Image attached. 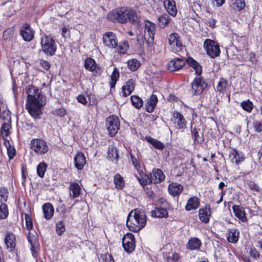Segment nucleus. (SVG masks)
Instances as JSON below:
<instances>
[{
  "label": "nucleus",
  "instance_id": "nucleus-1",
  "mask_svg": "<svg viewBox=\"0 0 262 262\" xmlns=\"http://www.w3.org/2000/svg\"><path fill=\"white\" fill-rule=\"evenodd\" d=\"M26 91L28 94L26 108L34 119L39 118L42 113L41 108L46 104L45 97L32 86L29 85Z\"/></svg>",
  "mask_w": 262,
  "mask_h": 262
},
{
  "label": "nucleus",
  "instance_id": "nucleus-2",
  "mask_svg": "<svg viewBox=\"0 0 262 262\" xmlns=\"http://www.w3.org/2000/svg\"><path fill=\"white\" fill-rule=\"evenodd\" d=\"M107 18L115 23L121 24L129 21L132 24H137L139 18L135 10L131 8L121 7L117 8L107 14Z\"/></svg>",
  "mask_w": 262,
  "mask_h": 262
},
{
  "label": "nucleus",
  "instance_id": "nucleus-3",
  "mask_svg": "<svg viewBox=\"0 0 262 262\" xmlns=\"http://www.w3.org/2000/svg\"><path fill=\"white\" fill-rule=\"evenodd\" d=\"M146 223V216L144 212L135 209L128 215L126 226L130 231L137 232L145 226Z\"/></svg>",
  "mask_w": 262,
  "mask_h": 262
},
{
  "label": "nucleus",
  "instance_id": "nucleus-4",
  "mask_svg": "<svg viewBox=\"0 0 262 262\" xmlns=\"http://www.w3.org/2000/svg\"><path fill=\"white\" fill-rule=\"evenodd\" d=\"M42 50L47 54L53 55L56 51V45L52 37L45 35L41 40Z\"/></svg>",
  "mask_w": 262,
  "mask_h": 262
},
{
  "label": "nucleus",
  "instance_id": "nucleus-5",
  "mask_svg": "<svg viewBox=\"0 0 262 262\" xmlns=\"http://www.w3.org/2000/svg\"><path fill=\"white\" fill-rule=\"evenodd\" d=\"M207 54L212 58L219 56L220 54L219 45L214 40L207 39L204 41L203 45Z\"/></svg>",
  "mask_w": 262,
  "mask_h": 262
},
{
  "label": "nucleus",
  "instance_id": "nucleus-6",
  "mask_svg": "<svg viewBox=\"0 0 262 262\" xmlns=\"http://www.w3.org/2000/svg\"><path fill=\"white\" fill-rule=\"evenodd\" d=\"M30 148L35 153L38 155L45 154L49 150L46 142L40 139H32L30 142Z\"/></svg>",
  "mask_w": 262,
  "mask_h": 262
},
{
  "label": "nucleus",
  "instance_id": "nucleus-7",
  "mask_svg": "<svg viewBox=\"0 0 262 262\" xmlns=\"http://www.w3.org/2000/svg\"><path fill=\"white\" fill-rule=\"evenodd\" d=\"M120 126V121L118 118L114 115L108 117L106 119V127L111 136H115Z\"/></svg>",
  "mask_w": 262,
  "mask_h": 262
},
{
  "label": "nucleus",
  "instance_id": "nucleus-8",
  "mask_svg": "<svg viewBox=\"0 0 262 262\" xmlns=\"http://www.w3.org/2000/svg\"><path fill=\"white\" fill-rule=\"evenodd\" d=\"M207 84L201 76H196L191 83V91L194 95L202 93Z\"/></svg>",
  "mask_w": 262,
  "mask_h": 262
},
{
  "label": "nucleus",
  "instance_id": "nucleus-9",
  "mask_svg": "<svg viewBox=\"0 0 262 262\" xmlns=\"http://www.w3.org/2000/svg\"><path fill=\"white\" fill-rule=\"evenodd\" d=\"M156 31L155 25L150 21H145L144 28L145 40H146L148 43H151L154 41V36Z\"/></svg>",
  "mask_w": 262,
  "mask_h": 262
},
{
  "label": "nucleus",
  "instance_id": "nucleus-10",
  "mask_svg": "<svg viewBox=\"0 0 262 262\" xmlns=\"http://www.w3.org/2000/svg\"><path fill=\"white\" fill-rule=\"evenodd\" d=\"M122 245L127 253L133 252L135 248V239L132 233H127L122 238Z\"/></svg>",
  "mask_w": 262,
  "mask_h": 262
},
{
  "label": "nucleus",
  "instance_id": "nucleus-11",
  "mask_svg": "<svg viewBox=\"0 0 262 262\" xmlns=\"http://www.w3.org/2000/svg\"><path fill=\"white\" fill-rule=\"evenodd\" d=\"M168 41L170 49L174 53H178L181 50L182 44L177 33L171 34L169 36Z\"/></svg>",
  "mask_w": 262,
  "mask_h": 262
},
{
  "label": "nucleus",
  "instance_id": "nucleus-12",
  "mask_svg": "<svg viewBox=\"0 0 262 262\" xmlns=\"http://www.w3.org/2000/svg\"><path fill=\"white\" fill-rule=\"evenodd\" d=\"M103 41L104 44L110 48L117 47L118 40L116 34L112 32H107L103 34Z\"/></svg>",
  "mask_w": 262,
  "mask_h": 262
},
{
  "label": "nucleus",
  "instance_id": "nucleus-13",
  "mask_svg": "<svg viewBox=\"0 0 262 262\" xmlns=\"http://www.w3.org/2000/svg\"><path fill=\"white\" fill-rule=\"evenodd\" d=\"M173 117L172 121L174 124L175 128L181 130L182 132L184 131L186 128L187 121L183 116L180 113L176 112L173 113Z\"/></svg>",
  "mask_w": 262,
  "mask_h": 262
},
{
  "label": "nucleus",
  "instance_id": "nucleus-14",
  "mask_svg": "<svg viewBox=\"0 0 262 262\" xmlns=\"http://www.w3.org/2000/svg\"><path fill=\"white\" fill-rule=\"evenodd\" d=\"M28 239L31 245L30 250L33 257H36L38 255V252L39 248V244L36 236L29 232L28 235Z\"/></svg>",
  "mask_w": 262,
  "mask_h": 262
},
{
  "label": "nucleus",
  "instance_id": "nucleus-15",
  "mask_svg": "<svg viewBox=\"0 0 262 262\" xmlns=\"http://www.w3.org/2000/svg\"><path fill=\"white\" fill-rule=\"evenodd\" d=\"M20 33L25 41H30L34 37V31L31 29L30 25L27 23H25L22 26Z\"/></svg>",
  "mask_w": 262,
  "mask_h": 262
},
{
  "label": "nucleus",
  "instance_id": "nucleus-16",
  "mask_svg": "<svg viewBox=\"0 0 262 262\" xmlns=\"http://www.w3.org/2000/svg\"><path fill=\"white\" fill-rule=\"evenodd\" d=\"M185 64V61L182 58H176L168 63V69L171 71L179 70Z\"/></svg>",
  "mask_w": 262,
  "mask_h": 262
},
{
  "label": "nucleus",
  "instance_id": "nucleus-17",
  "mask_svg": "<svg viewBox=\"0 0 262 262\" xmlns=\"http://www.w3.org/2000/svg\"><path fill=\"white\" fill-rule=\"evenodd\" d=\"M74 164L78 170H82L86 163V159L84 154L80 151L77 152L74 157Z\"/></svg>",
  "mask_w": 262,
  "mask_h": 262
},
{
  "label": "nucleus",
  "instance_id": "nucleus-18",
  "mask_svg": "<svg viewBox=\"0 0 262 262\" xmlns=\"http://www.w3.org/2000/svg\"><path fill=\"white\" fill-rule=\"evenodd\" d=\"M5 243L7 249L10 251H12L16 246V238L15 235L12 233H8L5 238Z\"/></svg>",
  "mask_w": 262,
  "mask_h": 262
},
{
  "label": "nucleus",
  "instance_id": "nucleus-19",
  "mask_svg": "<svg viewBox=\"0 0 262 262\" xmlns=\"http://www.w3.org/2000/svg\"><path fill=\"white\" fill-rule=\"evenodd\" d=\"M135 86V83L134 80L129 79L126 82L125 85L122 87V93L124 97L129 95L134 91Z\"/></svg>",
  "mask_w": 262,
  "mask_h": 262
},
{
  "label": "nucleus",
  "instance_id": "nucleus-20",
  "mask_svg": "<svg viewBox=\"0 0 262 262\" xmlns=\"http://www.w3.org/2000/svg\"><path fill=\"white\" fill-rule=\"evenodd\" d=\"M164 7L168 13L172 16H175L177 13V10L173 0H166L164 3Z\"/></svg>",
  "mask_w": 262,
  "mask_h": 262
},
{
  "label": "nucleus",
  "instance_id": "nucleus-21",
  "mask_svg": "<svg viewBox=\"0 0 262 262\" xmlns=\"http://www.w3.org/2000/svg\"><path fill=\"white\" fill-rule=\"evenodd\" d=\"M232 209L234 215L242 222H245L247 218L244 209L239 205H234Z\"/></svg>",
  "mask_w": 262,
  "mask_h": 262
},
{
  "label": "nucleus",
  "instance_id": "nucleus-22",
  "mask_svg": "<svg viewBox=\"0 0 262 262\" xmlns=\"http://www.w3.org/2000/svg\"><path fill=\"white\" fill-rule=\"evenodd\" d=\"M69 189L70 190V196L73 199L78 198L81 193V187L77 183H72Z\"/></svg>",
  "mask_w": 262,
  "mask_h": 262
},
{
  "label": "nucleus",
  "instance_id": "nucleus-23",
  "mask_svg": "<svg viewBox=\"0 0 262 262\" xmlns=\"http://www.w3.org/2000/svg\"><path fill=\"white\" fill-rule=\"evenodd\" d=\"M210 214V209L209 207H205L199 210V218L202 222L205 223H207L209 222Z\"/></svg>",
  "mask_w": 262,
  "mask_h": 262
},
{
  "label": "nucleus",
  "instance_id": "nucleus-24",
  "mask_svg": "<svg viewBox=\"0 0 262 262\" xmlns=\"http://www.w3.org/2000/svg\"><path fill=\"white\" fill-rule=\"evenodd\" d=\"M199 199L196 196L191 197L188 200L185 209L187 211L196 209L199 207Z\"/></svg>",
  "mask_w": 262,
  "mask_h": 262
},
{
  "label": "nucleus",
  "instance_id": "nucleus-25",
  "mask_svg": "<svg viewBox=\"0 0 262 262\" xmlns=\"http://www.w3.org/2000/svg\"><path fill=\"white\" fill-rule=\"evenodd\" d=\"M187 62L190 67L194 70L195 74L197 75V76H201L202 69V67L200 64L191 57L187 58Z\"/></svg>",
  "mask_w": 262,
  "mask_h": 262
},
{
  "label": "nucleus",
  "instance_id": "nucleus-26",
  "mask_svg": "<svg viewBox=\"0 0 262 262\" xmlns=\"http://www.w3.org/2000/svg\"><path fill=\"white\" fill-rule=\"evenodd\" d=\"M44 217L47 220L50 219L53 215L54 209L50 203H46L42 206Z\"/></svg>",
  "mask_w": 262,
  "mask_h": 262
},
{
  "label": "nucleus",
  "instance_id": "nucleus-27",
  "mask_svg": "<svg viewBox=\"0 0 262 262\" xmlns=\"http://www.w3.org/2000/svg\"><path fill=\"white\" fill-rule=\"evenodd\" d=\"M183 187L182 185L177 183H172L169 184L168 191L173 196L179 194L183 190Z\"/></svg>",
  "mask_w": 262,
  "mask_h": 262
},
{
  "label": "nucleus",
  "instance_id": "nucleus-28",
  "mask_svg": "<svg viewBox=\"0 0 262 262\" xmlns=\"http://www.w3.org/2000/svg\"><path fill=\"white\" fill-rule=\"evenodd\" d=\"M84 67L87 70L92 72H97V69H99L95 61L92 58H88L85 59Z\"/></svg>",
  "mask_w": 262,
  "mask_h": 262
},
{
  "label": "nucleus",
  "instance_id": "nucleus-29",
  "mask_svg": "<svg viewBox=\"0 0 262 262\" xmlns=\"http://www.w3.org/2000/svg\"><path fill=\"white\" fill-rule=\"evenodd\" d=\"M158 102V98L156 95H151L149 99L147 101L145 106L146 111L149 113H151L154 111L155 107Z\"/></svg>",
  "mask_w": 262,
  "mask_h": 262
},
{
  "label": "nucleus",
  "instance_id": "nucleus-30",
  "mask_svg": "<svg viewBox=\"0 0 262 262\" xmlns=\"http://www.w3.org/2000/svg\"><path fill=\"white\" fill-rule=\"evenodd\" d=\"M229 157L232 158V162H233V160L235 159V163L237 165L239 164L244 159L243 154L242 152H238L236 149L232 150L230 153Z\"/></svg>",
  "mask_w": 262,
  "mask_h": 262
},
{
  "label": "nucleus",
  "instance_id": "nucleus-31",
  "mask_svg": "<svg viewBox=\"0 0 262 262\" xmlns=\"http://www.w3.org/2000/svg\"><path fill=\"white\" fill-rule=\"evenodd\" d=\"M151 177L153 179L154 183H159L163 181L165 179V176L162 171L159 169H157L155 171H153V173L151 174Z\"/></svg>",
  "mask_w": 262,
  "mask_h": 262
},
{
  "label": "nucleus",
  "instance_id": "nucleus-32",
  "mask_svg": "<svg viewBox=\"0 0 262 262\" xmlns=\"http://www.w3.org/2000/svg\"><path fill=\"white\" fill-rule=\"evenodd\" d=\"M4 113L6 114V116L5 117L4 119L6 120L7 121V122L3 123V124L1 127V130H2V133H5V136H7L8 134V133H9V130L11 127V125H10V119H11L10 115V112L9 111H5L4 112Z\"/></svg>",
  "mask_w": 262,
  "mask_h": 262
},
{
  "label": "nucleus",
  "instance_id": "nucleus-33",
  "mask_svg": "<svg viewBox=\"0 0 262 262\" xmlns=\"http://www.w3.org/2000/svg\"><path fill=\"white\" fill-rule=\"evenodd\" d=\"M201 245L200 240L196 237L191 238L187 244V248L191 250H198Z\"/></svg>",
  "mask_w": 262,
  "mask_h": 262
},
{
  "label": "nucleus",
  "instance_id": "nucleus-34",
  "mask_svg": "<svg viewBox=\"0 0 262 262\" xmlns=\"http://www.w3.org/2000/svg\"><path fill=\"white\" fill-rule=\"evenodd\" d=\"M151 215L156 217H166L168 216V212L165 208H156L151 211Z\"/></svg>",
  "mask_w": 262,
  "mask_h": 262
},
{
  "label": "nucleus",
  "instance_id": "nucleus-35",
  "mask_svg": "<svg viewBox=\"0 0 262 262\" xmlns=\"http://www.w3.org/2000/svg\"><path fill=\"white\" fill-rule=\"evenodd\" d=\"M171 19L167 14H164L158 18V25L161 28H165L170 22Z\"/></svg>",
  "mask_w": 262,
  "mask_h": 262
},
{
  "label": "nucleus",
  "instance_id": "nucleus-36",
  "mask_svg": "<svg viewBox=\"0 0 262 262\" xmlns=\"http://www.w3.org/2000/svg\"><path fill=\"white\" fill-rule=\"evenodd\" d=\"M114 183L116 188L117 189H122L125 185V182L123 178L119 174H116L114 176Z\"/></svg>",
  "mask_w": 262,
  "mask_h": 262
},
{
  "label": "nucleus",
  "instance_id": "nucleus-37",
  "mask_svg": "<svg viewBox=\"0 0 262 262\" xmlns=\"http://www.w3.org/2000/svg\"><path fill=\"white\" fill-rule=\"evenodd\" d=\"M239 232L235 229H231L228 233L227 239L229 242L232 243H235L238 240Z\"/></svg>",
  "mask_w": 262,
  "mask_h": 262
},
{
  "label": "nucleus",
  "instance_id": "nucleus-38",
  "mask_svg": "<svg viewBox=\"0 0 262 262\" xmlns=\"http://www.w3.org/2000/svg\"><path fill=\"white\" fill-rule=\"evenodd\" d=\"M107 158L111 160H113L114 159H116V160H117L119 158L117 148L113 145H111L108 147Z\"/></svg>",
  "mask_w": 262,
  "mask_h": 262
},
{
  "label": "nucleus",
  "instance_id": "nucleus-39",
  "mask_svg": "<svg viewBox=\"0 0 262 262\" xmlns=\"http://www.w3.org/2000/svg\"><path fill=\"white\" fill-rule=\"evenodd\" d=\"M119 77V71L117 68H115L111 75V81L110 82L111 89H113V88H115L116 83Z\"/></svg>",
  "mask_w": 262,
  "mask_h": 262
},
{
  "label": "nucleus",
  "instance_id": "nucleus-40",
  "mask_svg": "<svg viewBox=\"0 0 262 262\" xmlns=\"http://www.w3.org/2000/svg\"><path fill=\"white\" fill-rule=\"evenodd\" d=\"M146 139L149 143L154 146L155 148L158 149H162L164 147L163 144L161 142L155 139L150 137H146Z\"/></svg>",
  "mask_w": 262,
  "mask_h": 262
},
{
  "label": "nucleus",
  "instance_id": "nucleus-41",
  "mask_svg": "<svg viewBox=\"0 0 262 262\" xmlns=\"http://www.w3.org/2000/svg\"><path fill=\"white\" fill-rule=\"evenodd\" d=\"M127 66L131 71H135L141 66V63L139 60L133 58L128 60Z\"/></svg>",
  "mask_w": 262,
  "mask_h": 262
},
{
  "label": "nucleus",
  "instance_id": "nucleus-42",
  "mask_svg": "<svg viewBox=\"0 0 262 262\" xmlns=\"http://www.w3.org/2000/svg\"><path fill=\"white\" fill-rule=\"evenodd\" d=\"M130 100L132 104L137 108H140L143 105L142 100L137 96H132Z\"/></svg>",
  "mask_w": 262,
  "mask_h": 262
},
{
  "label": "nucleus",
  "instance_id": "nucleus-43",
  "mask_svg": "<svg viewBox=\"0 0 262 262\" xmlns=\"http://www.w3.org/2000/svg\"><path fill=\"white\" fill-rule=\"evenodd\" d=\"M227 85V81L223 78H221L216 87L217 91L219 92H223L226 90Z\"/></svg>",
  "mask_w": 262,
  "mask_h": 262
},
{
  "label": "nucleus",
  "instance_id": "nucleus-44",
  "mask_svg": "<svg viewBox=\"0 0 262 262\" xmlns=\"http://www.w3.org/2000/svg\"><path fill=\"white\" fill-rule=\"evenodd\" d=\"M47 165L45 163H40L37 167V172L39 177L42 178L44 176Z\"/></svg>",
  "mask_w": 262,
  "mask_h": 262
},
{
  "label": "nucleus",
  "instance_id": "nucleus-45",
  "mask_svg": "<svg viewBox=\"0 0 262 262\" xmlns=\"http://www.w3.org/2000/svg\"><path fill=\"white\" fill-rule=\"evenodd\" d=\"M130 158L132 159V163L135 167V168L138 171H140L141 166H140V160L138 157V156H137V157H135L134 156L132 153H130Z\"/></svg>",
  "mask_w": 262,
  "mask_h": 262
},
{
  "label": "nucleus",
  "instance_id": "nucleus-46",
  "mask_svg": "<svg viewBox=\"0 0 262 262\" xmlns=\"http://www.w3.org/2000/svg\"><path fill=\"white\" fill-rule=\"evenodd\" d=\"M8 215V209L5 204L2 203L0 206V219H5Z\"/></svg>",
  "mask_w": 262,
  "mask_h": 262
},
{
  "label": "nucleus",
  "instance_id": "nucleus-47",
  "mask_svg": "<svg viewBox=\"0 0 262 262\" xmlns=\"http://www.w3.org/2000/svg\"><path fill=\"white\" fill-rule=\"evenodd\" d=\"M241 106L244 110L250 112L253 108V103L249 100H247L241 103Z\"/></svg>",
  "mask_w": 262,
  "mask_h": 262
},
{
  "label": "nucleus",
  "instance_id": "nucleus-48",
  "mask_svg": "<svg viewBox=\"0 0 262 262\" xmlns=\"http://www.w3.org/2000/svg\"><path fill=\"white\" fill-rule=\"evenodd\" d=\"M129 48L128 44L126 41L121 42L118 47V50L121 54H124L126 53Z\"/></svg>",
  "mask_w": 262,
  "mask_h": 262
},
{
  "label": "nucleus",
  "instance_id": "nucleus-49",
  "mask_svg": "<svg viewBox=\"0 0 262 262\" xmlns=\"http://www.w3.org/2000/svg\"><path fill=\"white\" fill-rule=\"evenodd\" d=\"M247 185L249 188L253 191H256L257 192H259L260 191L261 189L258 184H256L255 182L252 181H249L247 182Z\"/></svg>",
  "mask_w": 262,
  "mask_h": 262
},
{
  "label": "nucleus",
  "instance_id": "nucleus-50",
  "mask_svg": "<svg viewBox=\"0 0 262 262\" xmlns=\"http://www.w3.org/2000/svg\"><path fill=\"white\" fill-rule=\"evenodd\" d=\"M56 231L59 235H61L64 232L65 227L63 222L60 221L56 224Z\"/></svg>",
  "mask_w": 262,
  "mask_h": 262
},
{
  "label": "nucleus",
  "instance_id": "nucleus-51",
  "mask_svg": "<svg viewBox=\"0 0 262 262\" xmlns=\"http://www.w3.org/2000/svg\"><path fill=\"white\" fill-rule=\"evenodd\" d=\"M233 5L235 9L238 11H239L245 8V2L244 0H236Z\"/></svg>",
  "mask_w": 262,
  "mask_h": 262
},
{
  "label": "nucleus",
  "instance_id": "nucleus-52",
  "mask_svg": "<svg viewBox=\"0 0 262 262\" xmlns=\"http://www.w3.org/2000/svg\"><path fill=\"white\" fill-rule=\"evenodd\" d=\"M139 181L143 186L153 182V179H152L151 177H149L147 175H145L142 179H139Z\"/></svg>",
  "mask_w": 262,
  "mask_h": 262
},
{
  "label": "nucleus",
  "instance_id": "nucleus-53",
  "mask_svg": "<svg viewBox=\"0 0 262 262\" xmlns=\"http://www.w3.org/2000/svg\"><path fill=\"white\" fill-rule=\"evenodd\" d=\"M66 110L63 108L61 107L58 109H56L53 112V114L59 117H62L66 115Z\"/></svg>",
  "mask_w": 262,
  "mask_h": 262
},
{
  "label": "nucleus",
  "instance_id": "nucleus-54",
  "mask_svg": "<svg viewBox=\"0 0 262 262\" xmlns=\"http://www.w3.org/2000/svg\"><path fill=\"white\" fill-rule=\"evenodd\" d=\"M191 134L194 141L199 142L200 136L199 135L198 130L195 127L192 128L191 126Z\"/></svg>",
  "mask_w": 262,
  "mask_h": 262
},
{
  "label": "nucleus",
  "instance_id": "nucleus-55",
  "mask_svg": "<svg viewBox=\"0 0 262 262\" xmlns=\"http://www.w3.org/2000/svg\"><path fill=\"white\" fill-rule=\"evenodd\" d=\"M101 258L103 260V262H114L112 256L108 254L105 253L101 256Z\"/></svg>",
  "mask_w": 262,
  "mask_h": 262
},
{
  "label": "nucleus",
  "instance_id": "nucleus-56",
  "mask_svg": "<svg viewBox=\"0 0 262 262\" xmlns=\"http://www.w3.org/2000/svg\"><path fill=\"white\" fill-rule=\"evenodd\" d=\"M253 127L257 133H260L262 131V124L259 121L253 122Z\"/></svg>",
  "mask_w": 262,
  "mask_h": 262
},
{
  "label": "nucleus",
  "instance_id": "nucleus-57",
  "mask_svg": "<svg viewBox=\"0 0 262 262\" xmlns=\"http://www.w3.org/2000/svg\"><path fill=\"white\" fill-rule=\"evenodd\" d=\"M25 220H26V227L29 230L31 229L33 226L31 218L27 214H25Z\"/></svg>",
  "mask_w": 262,
  "mask_h": 262
},
{
  "label": "nucleus",
  "instance_id": "nucleus-58",
  "mask_svg": "<svg viewBox=\"0 0 262 262\" xmlns=\"http://www.w3.org/2000/svg\"><path fill=\"white\" fill-rule=\"evenodd\" d=\"M250 256L255 259H258L259 257V253L255 248L251 249L249 252Z\"/></svg>",
  "mask_w": 262,
  "mask_h": 262
},
{
  "label": "nucleus",
  "instance_id": "nucleus-59",
  "mask_svg": "<svg viewBox=\"0 0 262 262\" xmlns=\"http://www.w3.org/2000/svg\"><path fill=\"white\" fill-rule=\"evenodd\" d=\"M77 101L82 103V104L85 105L87 103V100L85 96L82 95H78L77 97Z\"/></svg>",
  "mask_w": 262,
  "mask_h": 262
},
{
  "label": "nucleus",
  "instance_id": "nucleus-60",
  "mask_svg": "<svg viewBox=\"0 0 262 262\" xmlns=\"http://www.w3.org/2000/svg\"><path fill=\"white\" fill-rule=\"evenodd\" d=\"M40 64L46 70H48L50 68V64L47 61L41 60L40 61Z\"/></svg>",
  "mask_w": 262,
  "mask_h": 262
},
{
  "label": "nucleus",
  "instance_id": "nucleus-61",
  "mask_svg": "<svg viewBox=\"0 0 262 262\" xmlns=\"http://www.w3.org/2000/svg\"><path fill=\"white\" fill-rule=\"evenodd\" d=\"M7 198L8 195L6 192L0 191V202H6Z\"/></svg>",
  "mask_w": 262,
  "mask_h": 262
},
{
  "label": "nucleus",
  "instance_id": "nucleus-62",
  "mask_svg": "<svg viewBox=\"0 0 262 262\" xmlns=\"http://www.w3.org/2000/svg\"><path fill=\"white\" fill-rule=\"evenodd\" d=\"M8 154L10 159H12L15 155V150L14 148H8Z\"/></svg>",
  "mask_w": 262,
  "mask_h": 262
},
{
  "label": "nucleus",
  "instance_id": "nucleus-63",
  "mask_svg": "<svg viewBox=\"0 0 262 262\" xmlns=\"http://www.w3.org/2000/svg\"><path fill=\"white\" fill-rule=\"evenodd\" d=\"M62 35L64 37H70V31L66 27H63L62 29Z\"/></svg>",
  "mask_w": 262,
  "mask_h": 262
},
{
  "label": "nucleus",
  "instance_id": "nucleus-64",
  "mask_svg": "<svg viewBox=\"0 0 262 262\" xmlns=\"http://www.w3.org/2000/svg\"><path fill=\"white\" fill-rule=\"evenodd\" d=\"M209 26L212 28H214L216 24V20L213 18H210L208 20Z\"/></svg>",
  "mask_w": 262,
  "mask_h": 262
}]
</instances>
